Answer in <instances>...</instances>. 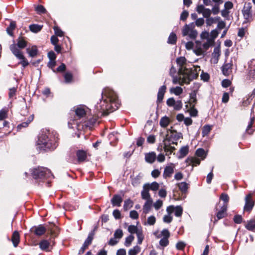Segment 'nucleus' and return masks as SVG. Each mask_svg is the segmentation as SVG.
<instances>
[{
  "mask_svg": "<svg viewBox=\"0 0 255 255\" xmlns=\"http://www.w3.org/2000/svg\"><path fill=\"white\" fill-rule=\"evenodd\" d=\"M102 101L101 102L100 112H115L120 106L116 93L112 89L105 88L102 93Z\"/></svg>",
  "mask_w": 255,
  "mask_h": 255,
  "instance_id": "1",
  "label": "nucleus"
},
{
  "mask_svg": "<svg viewBox=\"0 0 255 255\" xmlns=\"http://www.w3.org/2000/svg\"><path fill=\"white\" fill-rule=\"evenodd\" d=\"M27 46V42L24 37H19L17 39V44H12L9 46V49L12 53L19 59L20 61L18 64H21L23 68H25L29 64V62L24 56L21 49H23Z\"/></svg>",
  "mask_w": 255,
  "mask_h": 255,
  "instance_id": "2",
  "label": "nucleus"
},
{
  "mask_svg": "<svg viewBox=\"0 0 255 255\" xmlns=\"http://www.w3.org/2000/svg\"><path fill=\"white\" fill-rule=\"evenodd\" d=\"M197 74L195 73L194 70H187L186 73H180L178 72V76H172L173 78L172 82L173 84H179L183 85L184 84H189L190 81L196 78Z\"/></svg>",
  "mask_w": 255,
  "mask_h": 255,
  "instance_id": "3",
  "label": "nucleus"
},
{
  "mask_svg": "<svg viewBox=\"0 0 255 255\" xmlns=\"http://www.w3.org/2000/svg\"><path fill=\"white\" fill-rule=\"evenodd\" d=\"M31 175L34 179L48 178L52 175L49 169L42 167L32 169Z\"/></svg>",
  "mask_w": 255,
  "mask_h": 255,
  "instance_id": "4",
  "label": "nucleus"
},
{
  "mask_svg": "<svg viewBox=\"0 0 255 255\" xmlns=\"http://www.w3.org/2000/svg\"><path fill=\"white\" fill-rule=\"evenodd\" d=\"M182 33L183 36H188L191 39H195L198 34L197 30L195 29V25L193 23L186 24L182 29Z\"/></svg>",
  "mask_w": 255,
  "mask_h": 255,
  "instance_id": "5",
  "label": "nucleus"
},
{
  "mask_svg": "<svg viewBox=\"0 0 255 255\" xmlns=\"http://www.w3.org/2000/svg\"><path fill=\"white\" fill-rule=\"evenodd\" d=\"M156 237L158 239H161L159 241V245L162 247H165L169 244V238L170 236V234L167 229L163 230L159 234L154 233Z\"/></svg>",
  "mask_w": 255,
  "mask_h": 255,
  "instance_id": "6",
  "label": "nucleus"
},
{
  "mask_svg": "<svg viewBox=\"0 0 255 255\" xmlns=\"http://www.w3.org/2000/svg\"><path fill=\"white\" fill-rule=\"evenodd\" d=\"M252 8L251 3L248 2L245 4L242 9V13L245 19L244 23L250 22L253 20Z\"/></svg>",
  "mask_w": 255,
  "mask_h": 255,
  "instance_id": "7",
  "label": "nucleus"
},
{
  "mask_svg": "<svg viewBox=\"0 0 255 255\" xmlns=\"http://www.w3.org/2000/svg\"><path fill=\"white\" fill-rule=\"evenodd\" d=\"M196 95L197 92L193 91L190 94V99L188 104L186 105L187 107L189 106L190 109H188L186 112H198L197 110L195 108V106L196 103Z\"/></svg>",
  "mask_w": 255,
  "mask_h": 255,
  "instance_id": "8",
  "label": "nucleus"
},
{
  "mask_svg": "<svg viewBox=\"0 0 255 255\" xmlns=\"http://www.w3.org/2000/svg\"><path fill=\"white\" fill-rule=\"evenodd\" d=\"M176 62L179 66V72L186 73L187 70H193L191 68H188L186 66V59L184 57H180L176 59Z\"/></svg>",
  "mask_w": 255,
  "mask_h": 255,
  "instance_id": "9",
  "label": "nucleus"
},
{
  "mask_svg": "<svg viewBox=\"0 0 255 255\" xmlns=\"http://www.w3.org/2000/svg\"><path fill=\"white\" fill-rule=\"evenodd\" d=\"M166 211L169 214H171L174 212L175 215L178 217H181L183 213V208L180 206H169L167 208Z\"/></svg>",
  "mask_w": 255,
  "mask_h": 255,
  "instance_id": "10",
  "label": "nucleus"
},
{
  "mask_svg": "<svg viewBox=\"0 0 255 255\" xmlns=\"http://www.w3.org/2000/svg\"><path fill=\"white\" fill-rule=\"evenodd\" d=\"M38 144L43 145L42 147L47 148L50 147L48 137L46 134L42 133L41 135L39 136Z\"/></svg>",
  "mask_w": 255,
  "mask_h": 255,
  "instance_id": "11",
  "label": "nucleus"
},
{
  "mask_svg": "<svg viewBox=\"0 0 255 255\" xmlns=\"http://www.w3.org/2000/svg\"><path fill=\"white\" fill-rule=\"evenodd\" d=\"M171 141L170 139L168 137V134H167L166 135V137L164 138L163 140L164 142V151L166 152L167 153L168 152H169L170 154H171L175 149V148L174 146H172L170 145V143H168L167 142Z\"/></svg>",
  "mask_w": 255,
  "mask_h": 255,
  "instance_id": "12",
  "label": "nucleus"
},
{
  "mask_svg": "<svg viewBox=\"0 0 255 255\" xmlns=\"http://www.w3.org/2000/svg\"><path fill=\"white\" fill-rule=\"evenodd\" d=\"M197 11L199 13H202L203 16L206 18H209L212 13L211 10L205 8L203 5H198L197 7Z\"/></svg>",
  "mask_w": 255,
  "mask_h": 255,
  "instance_id": "13",
  "label": "nucleus"
},
{
  "mask_svg": "<svg viewBox=\"0 0 255 255\" xmlns=\"http://www.w3.org/2000/svg\"><path fill=\"white\" fill-rule=\"evenodd\" d=\"M246 204L244 207V210L250 212L253 209L254 206V203L252 199V195L251 194L248 195L245 198Z\"/></svg>",
  "mask_w": 255,
  "mask_h": 255,
  "instance_id": "14",
  "label": "nucleus"
},
{
  "mask_svg": "<svg viewBox=\"0 0 255 255\" xmlns=\"http://www.w3.org/2000/svg\"><path fill=\"white\" fill-rule=\"evenodd\" d=\"M175 166L173 164H171L168 166L165 167L164 171L163 174V176L164 178L170 177L174 172V169Z\"/></svg>",
  "mask_w": 255,
  "mask_h": 255,
  "instance_id": "15",
  "label": "nucleus"
},
{
  "mask_svg": "<svg viewBox=\"0 0 255 255\" xmlns=\"http://www.w3.org/2000/svg\"><path fill=\"white\" fill-rule=\"evenodd\" d=\"M200 161V159L196 157H190L185 160L187 165H192V166H196L199 165Z\"/></svg>",
  "mask_w": 255,
  "mask_h": 255,
  "instance_id": "16",
  "label": "nucleus"
},
{
  "mask_svg": "<svg viewBox=\"0 0 255 255\" xmlns=\"http://www.w3.org/2000/svg\"><path fill=\"white\" fill-rule=\"evenodd\" d=\"M89 114L88 115H86V117H87V121L89 122V124L91 125H94L97 123L98 120L99 119V116L97 115L95 113H94L93 114H91V113H88Z\"/></svg>",
  "mask_w": 255,
  "mask_h": 255,
  "instance_id": "17",
  "label": "nucleus"
},
{
  "mask_svg": "<svg viewBox=\"0 0 255 255\" xmlns=\"http://www.w3.org/2000/svg\"><path fill=\"white\" fill-rule=\"evenodd\" d=\"M227 209V205L224 204L221 207L220 209L217 213V220L224 218L226 215V211Z\"/></svg>",
  "mask_w": 255,
  "mask_h": 255,
  "instance_id": "18",
  "label": "nucleus"
},
{
  "mask_svg": "<svg viewBox=\"0 0 255 255\" xmlns=\"http://www.w3.org/2000/svg\"><path fill=\"white\" fill-rule=\"evenodd\" d=\"M149 190L143 185V189L141 192V196L142 199L145 200H152L149 192Z\"/></svg>",
  "mask_w": 255,
  "mask_h": 255,
  "instance_id": "19",
  "label": "nucleus"
},
{
  "mask_svg": "<svg viewBox=\"0 0 255 255\" xmlns=\"http://www.w3.org/2000/svg\"><path fill=\"white\" fill-rule=\"evenodd\" d=\"M156 158V155L155 152H151L145 154V161L149 163H153Z\"/></svg>",
  "mask_w": 255,
  "mask_h": 255,
  "instance_id": "20",
  "label": "nucleus"
},
{
  "mask_svg": "<svg viewBox=\"0 0 255 255\" xmlns=\"http://www.w3.org/2000/svg\"><path fill=\"white\" fill-rule=\"evenodd\" d=\"M166 89V87L165 85H163L159 88L157 93V101L158 102H161L162 101Z\"/></svg>",
  "mask_w": 255,
  "mask_h": 255,
  "instance_id": "21",
  "label": "nucleus"
},
{
  "mask_svg": "<svg viewBox=\"0 0 255 255\" xmlns=\"http://www.w3.org/2000/svg\"><path fill=\"white\" fill-rule=\"evenodd\" d=\"M123 201V199L122 197L118 195H115L113 196V198L111 200V202L113 206H117L118 207L121 206V203Z\"/></svg>",
  "mask_w": 255,
  "mask_h": 255,
  "instance_id": "22",
  "label": "nucleus"
},
{
  "mask_svg": "<svg viewBox=\"0 0 255 255\" xmlns=\"http://www.w3.org/2000/svg\"><path fill=\"white\" fill-rule=\"evenodd\" d=\"M46 230V228L43 226L40 225L34 228V233L36 235L40 236L43 235L45 233Z\"/></svg>",
  "mask_w": 255,
  "mask_h": 255,
  "instance_id": "23",
  "label": "nucleus"
},
{
  "mask_svg": "<svg viewBox=\"0 0 255 255\" xmlns=\"http://www.w3.org/2000/svg\"><path fill=\"white\" fill-rule=\"evenodd\" d=\"M232 67V64L231 63L225 64L222 66L223 74L225 76H228L231 71Z\"/></svg>",
  "mask_w": 255,
  "mask_h": 255,
  "instance_id": "24",
  "label": "nucleus"
},
{
  "mask_svg": "<svg viewBox=\"0 0 255 255\" xmlns=\"http://www.w3.org/2000/svg\"><path fill=\"white\" fill-rule=\"evenodd\" d=\"M144 185L149 190H151L153 191H156L159 188V184L156 182H153L151 184L146 183Z\"/></svg>",
  "mask_w": 255,
  "mask_h": 255,
  "instance_id": "25",
  "label": "nucleus"
},
{
  "mask_svg": "<svg viewBox=\"0 0 255 255\" xmlns=\"http://www.w3.org/2000/svg\"><path fill=\"white\" fill-rule=\"evenodd\" d=\"M11 241L15 247L17 246L19 242V235L18 232L14 231L13 232L11 238Z\"/></svg>",
  "mask_w": 255,
  "mask_h": 255,
  "instance_id": "26",
  "label": "nucleus"
},
{
  "mask_svg": "<svg viewBox=\"0 0 255 255\" xmlns=\"http://www.w3.org/2000/svg\"><path fill=\"white\" fill-rule=\"evenodd\" d=\"M40 248L43 251H48L50 244L47 240H42L39 244Z\"/></svg>",
  "mask_w": 255,
  "mask_h": 255,
  "instance_id": "27",
  "label": "nucleus"
},
{
  "mask_svg": "<svg viewBox=\"0 0 255 255\" xmlns=\"http://www.w3.org/2000/svg\"><path fill=\"white\" fill-rule=\"evenodd\" d=\"M153 204V200H146L143 207V212L145 214L148 213L150 210L152 205Z\"/></svg>",
  "mask_w": 255,
  "mask_h": 255,
  "instance_id": "28",
  "label": "nucleus"
},
{
  "mask_svg": "<svg viewBox=\"0 0 255 255\" xmlns=\"http://www.w3.org/2000/svg\"><path fill=\"white\" fill-rule=\"evenodd\" d=\"M34 116L33 114L30 115V116L28 118V120L26 122H23L22 124L18 125L17 127V128L18 130L21 129L22 127H23V128L27 127L28 126L29 124L31 121H33V120L34 119Z\"/></svg>",
  "mask_w": 255,
  "mask_h": 255,
  "instance_id": "29",
  "label": "nucleus"
},
{
  "mask_svg": "<svg viewBox=\"0 0 255 255\" xmlns=\"http://www.w3.org/2000/svg\"><path fill=\"white\" fill-rule=\"evenodd\" d=\"M88 107L84 105H80L73 108V112H88L91 111Z\"/></svg>",
  "mask_w": 255,
  "mask_h": 255,
  "instance_id": "30",
  "label": "nucleus"
},
{
  "mask_svg": "<svg viewBox=\"0 0 255 255\" xmlns=\"http://www.w3.org/2000/svg\"><path fill=\"white\" fill-rule=\"evenodd\" d=\"M170 92L176 96H179L183 93V89L179 86L172 87L170 89Z\"/></svg>",
  "mask_w": 255,
  "mask_h": 255,
  "instance_id": "31",
  "label": "nucleus"
},
{
  "mask_svg": "<svg viewBox=\"0 0 255 255\" xmlns=\"http://www.w3.org/2000/svg\"><path fill=\"white\" fill-rule=\"evenodd\" d=\"M77 156L78 158V161L79 162L84 161L87 158L86 153L84 151L79 150L77 151Z\"/></svg>",
  "mask_w": 255,
  "mask_h": 255,
  "instance_id": "32",
  "label": "nucleus"
},
{
  "mask_svg": "<svg viewBox=\"0 0 255 255\" xmlns=\"http://www.w3.org/2000/svg\"><path fill=\"white\" fill-rule=\"evenodd\" d=\"M42 27V25L33 24L29 25V28L30 30L33 33H37L40 31Z\"/></svg>",
  "mask_w": 255,
  "mask_h": 255,
  "instance_id": "33",
  "label": "nucleus"
},
{
  "mask_svg": "<svg viewBox=\"0 0 255 255\" xmlns=\"http://www.w3.org/2000/svg\"><path fill=\"white\" fill-rule=\"evenodd\" d=\"M220 19V17L217 16L215 17H209L208 18H206V23L207 26H211L213 24L216 23Z\"/></svg>",
  "mask_w": 255,
  "mask_h": 255,
  "instance_id": "34",
  "label": "nucleus"
},
{
  "mask_svg": "<svg viewBox=\"0 0 255 255\" xmlns=\"http://www.w3.org/2000/svg\"><path fill=\"white\" fill-rule=\"evenodd\" d=\"M170 123V120L167 117H162L160 121V125L161 127L163 128H165L168 126V125Z\"/></svg>",
  "mask_w": 255,
  "mask_h": 255,
  "instance_id": "35",
  "label": "nucleus"
},
{
  "mask_svg": "<svg viewBox=\"0 0 255 255\" xmlns=\"http://www.w3.org/2000/svg\"><path fill=\"white\" fill-rule=\"evenodd\" d=\"M171 135L170 136L168 135V137L170 139V141L172 140V138H173L174 140H177L180 138L181 136V133H178L176 131L171 130L170 131Z\"/></svg>",
  "mask_w": 255,
  "mask_h": 255,
  "instance_id": "36",
  "label": "nucleus"
},
{
  "mask_svg": "<svg viewBox=\"0 0 255 255\" xmlns=\"http://www.w3.org/2000/svg\"><path fill=\"white\" fill-rule=\"evenodd\" d=\"M27 52L28 53L29 56L34 57L37 55L38 50L35 46H33L30 49H27Z\"/></svg>",
  "mask_w": 255,
  "mask_h": 255,
  "instance_id": "37",
  "label": "nucleus"
},
{
  "mask_svg": "<svg viewBox=\"0 0 255 255\" xmlns=\"http://www.w3.org/2000/svg\"><path fill=\"white\" fill-rule=\"evenodd\" d=\"M176 35L173 32L171 33L168 37L167 43L170 44H175L176 42Z\"/></svg>",
  "mask_w": 255,
  "mask_h": 255,
  "instance_id": "38",
  "label": "nucleus"
},
{
  "mask_svg": "<svg viewBox=\"0 0 255 255\" xmlns=\"http://www.w3.org/2000/svg\"><path fill=\"white\" fill-rule=\"evenodd\" d=\"M16 26L15 22L14 21H11L8 27L6 28V31L8 34L10 36L13 35V31L15 29Z\"/></svg>",
  "mask_w": 255,
  "mask_h": 255,
  "instance_id": "39",
  "label": "nucleus"
},
{
  "mask_svg": "<svg viewBox=\"0 0 255 255\" xmlns=\"http://www.w3.org/2000/svg\"><path fill=\"white\" fill-rule=\"evenodd\" d=\"M179 190L182 192H186L188 188V184L185 182H182L177 184Z\"/></svg>",
  "mask_w": 255,
  "mask_h": 255,
  "instance_id": "40",
  "label": "nucleus"
},
{
  "mask_svg": "<svg viewBox=\"0 0 255 255\" xmlns=\"http://www.w3.org/2000/svg\"><path fill=\"white\" fill-rule=\"evenodd\" d=\"M188 151H189V147L188 146H185L182 147L179 150V152H180L179 157L180 158L184 157L188 154Z\"/></svg>",
  "mask_w": 255,
  "mask_h": 255,
  "instance_id": "41",
  "label": "nucleus"
},
{
  "mask_svg": "<svg viewBox=\"0 0 255 255\" xmlns=\"http://www.w3.org/2000/svg\"><path fill=\"white\" fill-rule=\"evenodd\" d=\"M94 232H92L89 234L87 239L86 240V241L84 243L85 246H87L88 247V246L91 244L92 240L94 238Z\"/></svg>",
  "mask_w": 255,
  "mask_h": 255,
  "instance_id": "42",
  "label": "nucleus"
},
{
  "mask_svg": "<svg viewBox=\"0 0 255 255\" xmlns=\"http://www.w3.org/2000/svg\"><path fill=\"white\" fill-rule=\"evenodd\" d=\"M140 251V248L138 246H136L134 247L132 249H131L128 251V255H136Z\"/></svg>",
  "mask_w": 255,
  "mask_h": 255,
  "instance_id": "43",
  "label": "nucleus"
},
{
  "mask_svg": "<svg viewBox=\"0 0 255 255\" xmlns=\"http://www.w3.org/2000/svg\"><path fill=\"white\" fill-rule=\"evenodd\" d=\"M132 206V201L130 199H128L125 201L124 208L125 210H128V209L131 208Z\"/></svg>",
  "mask_w": 255,
  "mask_h": 255,
  "instance_id": "44",
  "label": "nucleus"
},
{
  "mask_svg": "<svg viewBox=\"0 0 255 255\" xmlns=\"http://www.w3.org/2000/svg\"><path fill=\"white\" fill-rule=\"evenodd\" d=\"M213 43L214 42H213V39H208L207 41L203 43L202 45L204 51H206L209 48V47H210L213 44Z\"/></svg>",
  "mask_w": 255,
  "mask_h": 255,
  "instance_id": "45",
  "label": "nucleus"
},
{
  "mask_svg": "<svg viewBox=\"0 0 255 255\" xmlns=\"http://www.w3.org/2000/svg\"><path fill=\"white\" fill-rule=\"evenodd\" d=\"M140 230L134 225H130L128 228V231L131 234L135 233L136 234Z\"/></svg>",
  "mask_w": 255,
  "mask_h": 255,
  "instance_id": "46",
  "label": "nucleus"
},
{
  "mask_svg": "<svg viewBox=\"0 0 255 255\" xmlns=\"http://www.w3.org/2000/svg\"><path fill=\"white\" fill-rule=\"evenodd\" d=\"M247 229L249 230H253L255 229V221L251 220L249 221L246 226Z\"/></svg>",
  "mask_w": 255,
  "mask_h": 255,
  "instance_id": "47",
  "label": "nucleus"
},
{
  "mask_svg": "<svg viewBox=\"0 0 255 255\" xmlns=\"http://www.w3.org/2000/svg\"><path fill=\"white\" fill-rule=\"evenodd\" d=\"M134 237L133 235H130L126 239L125 245L127 247H129L132 242L134 240Z\"/></svg>",
  "mask_w": 255,
  "mask_h": 255,
  "instance_id": "48",
  "label": "nucleus"
},
{
  "mask_svg": "<svg viewBox=\"0 0 255 255\" xmlns=\"http://www.w3.org/2000/svg\"><path fill=\"white\" fill-rule=\"evenodd\" d=\"M220 50L219 47H216L214 49V52L212 54L213 56L216 58V62L218 60V58L220 56Z\"/></svg>",
  "mask_w": 255,
  "mask_h": 255,
  "instance_id": "49",
  "label": "nucleus"
},
{
  "mask_svg": "<svg viewBox=\"0 0 255 255\" xmlns=\"http://www.w3.org/2000/svg\"><path fill=\"white\" fill-rule=\"evenodd\" d=\"M211 127L208 125L205 126L203 128L202 134L203 136L207 135L211 131Z\"/></svg>",
  "mask_w": 255,
  "mask_h": 255,
  "instance_id": "50",
  "label": "nucleus"
},
{
  "mask_svg": "<svg viewBox=\"0 0 255 255\" xmlns=\"http://www.w3.org/2000/svg\"><path fill=\"white\" fill-rule=\"evenodd\" d=\"M218 32L217 29H214L212 30L210 33V37L209 38V39H213V42H214L215 39L218 36Z\"/></svg>",
  "mask_w": 255,
  "mask_h": 255,
  "instance_id": "51",
  "label": "nucleus"
},
{
  "mask_svg": "<svg viewBox=\"0 0 255 255\" xmlns=\"http://www.w3.org/2000/svg\"><path fill=\"white\" fill-rule=\"evenodd\" d=\"M182 107V103L180 100L175 101L173 108L174 110L179 111Z\"/></svg>",
  "mask_w": 255,
  "mask_h": 255,
  "instance_id": "52",
  "label": "nucleus"
},
{
  "mask_svg": "<svg viewBox=\"0 0 255 255\" xmlns=\"http://www.w3.org/2000/svg\"><path fill=\"white\" fill-rule=\"evenodd\" d=\"M16 90L15 87H12L9 89L8 96L10 99H12L15 96Z\"/></svg>",
  "mask_w": 255,
  "mask_h": 255,
  "instance_id": "53",
  "label": "nucleus"
},
{
  "mask_svg": "<svg viewBox=\"0 0 255 255\" xmlns=\"http://www.w3.org/2000/svg\"><path fill=\"white\" fill-rule=\"evenodd\" d=\"M123 236V233L122 230L118 229L114 233V238L115 239H120L122 238Z\"/></svg>",
  "mask_w": 255,
  "mask_h": 255,
  "instance_id": "54",
  "label": "nucleus"
},
{
  "mask_svg": "<svg viewBox=\"0 0 255 255\" xmlns=\"http://www.w3.org/2000/svg\"><path fill=\"white\" fill-rule=\"evenodd\" d=\"M131 184L133 186H137L140 184V178L136 176L132 179Z\"/></svg>",
  "mask_w": 255,
  "mask_h": 255,
  "instance_id": "55",
  "label": "nucleus"
},
{
  "mask_svg": "<svg viewBox=\"0 0 255 255\" xmlns=\"http://www.w3.org/2000/svg\"><path fill=\"white\" fill-rule=\"evenodd\" d=\"M136 236L138 240V244H141L144 239V236L142 234V231L140 230L138 233H137Z\"/></svg>",
  "mask_w": 255,
  "mask_h": 255,
  "instance_id": "56",
  "label": "nucleus"
},
{
  "mask_svg": "<svg viewBox=\"0 0 255 255\" xmlns=\"http://www.w3.org/2000/svg\"><path fill=\"white\" fill-rule=\"evenodd\" d=\"M53 29L57 36L62 37L63 35V32L58 26H54Z\"/></svg>",
  "mask_w": 255,
  "mask_h": 255,
  "instance_id": "57",
  "label": "nucleus"
},
{
  "mask_svg": "<svg viewBox=\"0 0 255 255\" xmlns=\"http://www.w3.org/2000/svg\"><path fill=\"white\" fill-rule=\"evenodd\" d=\"M64 79L66 83H70L72 80V75L69 72H67L64 75Z\"/></svg>",
  "mask_w": 255,
  "mask_h": 255,
  "instance_id": "58",
  "label": "nucleus"
},
{
  "mask_svg": "<svg viewBox=\"0 0 255 255\" xmlns=\"http://www.w3.org/2000/svg\"><path fill=\"white\" fill-rule=\"evenodd\" d=\"M196 154L197 156L201 157L202 159L204 158L205 151L202 148H199L197 150Z\"/></svg>",
  "mask_w": 255,
  "mask_h": 255,
  "instance_id": "59",
  "label": "nucleus"
},
{
  "mask_svg": "<svg viewBox=\"0 0 255 255\" xmlns=\"http://www.w3.org/2000/svg\"><path fill=\"white\" fill-rule=\"evenodd\" d=\"M163 205V202L160 200H157L153 204L154 208L157 210L159 209Z\"/></svg>",
  "mask_w": 255,
  "mask_h": 255,
  "instance_id": "60",
  "label": "nucleus"
},
{
  "mask_svg": "<svg viewBox=\"0 0 255 255\" xmlns=\"http://www.w3.org/2000/svg\"><path fill=\"white\" fill-rule=\"evenodd\" d=\"M129 217L132 219H137L138 218V214L136 211L132 210L130 212Z\"/></svg>",
  "mask_w": 255,
  "mask_h": 255,
  "instance_id": "61",
  "label": "nucleus"
},
{
  "mask_svg": "<svg viewBox=\"0 0 255 255\" xmlns=\"http://www.w3.org/2000/svg\"><path fill=\"white\" fill-rule=\"evenodd\" d=\"M220 5V4H215L213 6L211 11H212V12H213V13L214 14H218L219 12V11H220L219 5Z\"/></svg>",
  "mask_w": 255,
  "mask_h": 255,
  "instance_id": "62",
  "label": "nucleus"
},
{
  "mask_svg": "<svg viewBox=\"0 0 255 255\" xmlns=\"http://www.w3.org/2000/svg\"><path fill=\"white\" fill-rule=\"evenodd\" d=\"M220 199L225 202L224 204L227 205V203L228 202L229 199V196L227 194L222 193L221 195Z\"/></svg>",
  "mask_w": 255,
  "mask_h": 255,
  "instance_id": "63",
  "label": "nucleus"
},
{
  "mask_svg": "<svg viewBox=\"0 0 255 255\" xmlns=\"http://www.w3.org/2000/svg\"><path fill=\"white\" fill-rule=\"evenodd\" d=\"M195 53L198 55L200 56L204 54L205 51L203 50V49L201 47L197 48L194 50Z\"/></svg>",
  "mask_w": 255,
  "mask_h": 255,
  "instance_id": "64",
  "label": "nucleus"
}]
</instances>
